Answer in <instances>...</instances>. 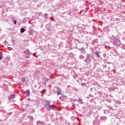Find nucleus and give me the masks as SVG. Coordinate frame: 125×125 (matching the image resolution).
Instances as JSON below:
<instances>
[{"label":"nucleus","mask_w":125,"mask_h":125,"mask_svg":"<svg viewBox=\"0 0 125 125\" xmlns=\"http://www.w3.org/2000/svg\"><path fill=\"white\" fill-rule=\"evenodd\" d=\"M45 108L47 111H50L51 109L52 110H56V107L54 105H50V103L49 102H46L45 104Z\"/></svg>","instance_id":"obj_1"},{"label":"nucleus","mask_w":125,"mask_h":125,"mask_svg":"<svg viewBox=\"0 0 125 125\" xmlns=\"http://www.w3.org/2000/svg\"><path fill=\"white\" fill-rule=\"evenodd\" d=\"M74 101H77V100H74Z\"/></svg>","instance_id":"obj_20"},{"label":"nucleus","mask_w":125,"mask_h":125,"mask_svg":"<svg viewBox=\"0 0 125 125\" xmlns=\"http://www.w3.org/2000/svg\"><path fill=\"white\" fill-rule=\"evenodd\" d=\"M24 32H25V28H22L21 29V32L23 33H24Z\"/></svg>","instance_id":"obj_11"},{"label":"nucleus","mask_w":125,"mask_h":125,"mask_svg":"<svg viewBox=\"0 0 125 125\" xmlns=\"http://www.w3.org/2000/svg\"><path fill=\"white\" fill-rule=\"evenodd\" d=\"M0 59L1 60L2 59V57H1V55L0 54Z\"/></svg>","instance_id":"obj_18"},{"label":"nucleus","mask_w":125,"mask_h":125,"mask_svg":"<svg viewBox=\"0 0 125 125\" xmlns=\"http://www.w3.org/2000/svg\"><path fill=\"white\" fill-rule=\"evenodd\" d=\"M80 59H84V56L81 55L80 56Z\"/></svg>","instance_id":"obj_12"},{"label":"nucleus","mask_w":125,"mask_h":125,"mask_svg":"<svg viewBox=\"0 0 125 125\" xmlns=\"http://www.w3.org/2000/svg\"><path fill=\"white\" fill-rule=\"evenodd\" d=\"M82 86H83L84 85H86V84H85V83H83L82 84Z\"/></svg>","instance_id":"obj_17"},{"label":"nucleus","mask_w":125,"mask_h":125,"mask_svg":"<svg viewBox=\"0 0 125 125\" xmlns=\"http://www.w3.org/2000/svg\"><path fill=\"white\" fill-rule=\"evenodd\" d=\"M85 45H87H87L86 44V43L85 44Z\"/></svg>","instance_id":"obj_21"},{"label":"nucleus","mask_w":125,"mask_h":125,"mask_svg":"<svg viewBox=\"0 0 125 125\" xmlns=\"http://www.w3.org/2000/svg\"><path fill=\"white\" fill-rule=\"evenodd\" d=\"M44 80L45 81V83H47V82H48L49 79H48V78H44Z\"/></svg>","instance_id":"obj_14"},{"label":"nucleus","mask_w":125,"mask_h":125,"mask_svg":"<svg viewBox=\"0 0 125 125\" xmlns=\"http://www.w3.org/2000/svg\"><path fill=\"white\" fill-rule=\"evenodd\" d=\"M77 101L79 103H80V104H83V100L81 99H78Z\"/></svg>","instance_id":"obj_7"},{"label":"nucleus","mask_w":125,"mask_h":125,"mask_svg":"<svg viewBox=\"0 0 125 125\" xmlns=\"http://www.w3.org/2000/svg\"><path fill=\"white\" fill-rule=\"evenodd\" d=\"M79 51H81L82 53L85 54L86 53L85 50H84V47L79 49Z\"/></svg>","instance_id":"obj_4"},{"label":"nucleus","mask_w":125,"mask_h":125,"mask_svg":"<svg viewBox=\"0 0 125 125\" xmlns=\"http://www.w3.org/2000/svg\"><path fill=\"white\" fill-rule=\"evenodd\" d=\"M44 15H45V17H47V14H45Z\"/></svg>","instance_id":"obj_19"},{"label":"nucleus","mask_w":125,"mask_h":125,"mask_svg":"<svg viewBox=\"0 0 125 125\" xmlns=\"http://www.w3.org/2000/svg\"><path fill=\"white\" fill-rule=\"evenodd\" d=\"M13 21L14 22L15 25H16V23L17 22V21L14 20H13Z\"/></svg>","instance_id":"obj_15"},{"label":"nucleus","mask_w":125,"mask_h":125,"mask_svg":"<svg viewBox=\"0 0 125 125\" xmlns=\"http://www.w3.org/2000/svg\"><path fill=\"white\" fill-rule=\"evenodd\" d=\"M24 53L26 54V52H24Z\"/></svg>","instance_id":"obj_22"},{"label":"nucleus","mask_w":125,"mask_h":125,"mask_svg":"<svg viewBox=\"0 0 125 125\" xmlns=\"http://www.w3.org/2000/svg\"><path fill=\"white\" fill-rule=\"evenodd\" d=\"M112 38H113V43L114 45H120V44H121V41L120 40H119L117 38H115V37H114V36H113Z\"/></svg>","instance_id":"obj_3"},{"label":"nucleus","mask_w":125,"mask_h":125,"mask_svg":"<svg viewBox=\"0 0 125 125\" xmlns=\"http://www.w3.org/2000/svg\"><path fill=\"white\" fill-rule=\"evenodd\" d=\"M1 6H0V8Z\"/></svg>","instance_id":"obj_23"},{"label":"nucleus","mask_w":125,"mask_h":125,"mask_svg":"<svg viewBox=\"0 0 125 125\" xmlns=\"http://www.w3.org/2000/svg\"><path fill=\"white\" fill-rule=\"evenodd\" d=\"M107 113H108V111L106 110L104 111V114H107Z\"/></svg>","instance_id":"obj_16"},{"label":"nucleus","mask_w":125,"mask_h":125,"mask_svg":"<svg viewBox=\"0 0 125 125\" xmlns=\"http://www.w3.org/2000/svg\"><path fill=\"white\" fill-rule=\"evenodd\" d=\"M15 97V95L14 94H12L10 97V98L11 99V98H14Z\"/></svg>","instance_id":"obj_13"},{"label":"nucleus","mask_w":125,"mask_h":125,"mask_svg":"<svg viewBox=\"0 0 125 125\" xmlns=\"http://www.w3.org/2000/svg\"><path fill=\"white\" fill-rule=\"evenodd\" d=\"M60 94H61V89H60V88L58 87L57 88V95H59Z\"/></svg>","instance_id":"obj_6"},{"label":"nucleus","mask_w":125,"mask_h":125,"mask_svg":"<svg viewBox=\"0 0 125 125\" xmlns=\"http://www.w3.org/2000/svg\"><path fill=\"white\" fill-rule=\"evenodd\" d=\"M100 120H101V121H104V122H105L107 120V117H106L105 116L101 117H100Z\"/></svg>","instance_id":"obj_5"},{"label":"nucleus","mask_w":125,"mask_h":125,"mask_svg":"<svg viewBox=\"0 0 125 125\" xmlns=\"http://www.w3.org/2000/svg\"><path fill=\"white\" fill-rule=\"evenodd\" d=\"M37 125H43V122H41V121H38L37 122Z\"/></svg>","instance_id":"obj_8"},{"label":"nucleus","mask_w":125,"mask_h":125,"mask_svg":"<svg viewBox=\"0 0 125 125\" xmlns=\"http://www.w3.org/2000/svg\"><path fill=\"white\" fill-rule=\"evenodd\" d=\"M25 94H26V96H29V95H30V91L26 90V92H25Z\"/></svg>","instance_id":"obj_10"},{"label":"nucleus","mask_w":125,"mask_h":125,"mask_svg":"<svg viewBox=\"0 0 125 125\" xmlns=\"http://www.w3.org/2000/svg\"><path fill=\"white\" fill-rule=\"evenodd\" d=\"M92 59H93V57H92L91 55L87 54L86 59L84 60V62L85 63H86V64H90L91 61H92Z\"/></svg>","instance_id":"obj_2"},{"label":"nucleus","mask_w":125,"mask_h":125,"mask_svg":"<svg viewBox=\"0 0 125 125\" xmlns=\"http://www.w3.org/2000/svg\"><path fill=\"white\" fill-rule=\"evenodd\" d=\"M96 56H97L98 58H100V54H99V52H97L95 53Z\"/></svg>","instance_id":"obj_9"}]
</instances>
